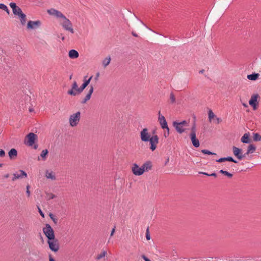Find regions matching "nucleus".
<instances>
[{"instance_id": "obj_1", "label": "nucleus", "mask_w": 261, "mask_h": 261, "mask_svg": "<svg viewBox=\"0 0 261 261\" xmlns=\"http://www.w3.org/2000/svg\"><path fill=\"white\" fill-rule=\"evenodd\" d=\"M47 13L51 16H54L59 19L60 24L63 29L71 34L74 33L73 25L71 21L67 18L61 12L55 9H50L47 10Z\"/></svg>"}, {"instance_id": "obj_2", "label": "nucleus", "mask_w": 261, "mask_h": 261, "mask_svg": "<svg viewBox=\"0 0 261 261\" xmlns=\"http://www.w3.org/2000/svg\"><path fill=\"white\" fill-rule=\"evenodd\" d=\"M140 138L142 141L144 142H149L150 149L154 151L156 148V145L159 143V137L156 135L151 136L146 128H143L140 132Z\"/></svg>"}, {"instance_id": "obj_3", "label": "nucleus", "mask_w": 261, "mask_h": 261, "mask_svg": "<svg viewBox=\"0 0 261 261\" xmlns=\"http://www.w3.org/2000/svg\"><path fill=\"white\" fill-rule=\"evenodd\" d=\"M43 233L45 234V236L48 239V240H54V231L53 230V229L49 224H46L45 225V227L43 228Z\"/></svg>"}, {"instance_id": "obj_4", "label": "nucleus", "mask_w": 261, "mask_h": 261, "mask_svg": "<svg viewBox=\"0 0 261 261\" xmlns=\"http://www.w3.org/2000/svg\"><path fill=\"white\" fill-rule=\"evenodd\" d=\"M80 116L81 113L79 111L71 115L69 120L70 125L72 127L76 126L80 121Z\"/></svg>"}, {"instance_id": "obj_5", "label": "nucleus", "mask_w": 261, "mask_h": 261, "mask_svg": "<svg viewBox=\"0 0 261 261\" xmlns=\"http://www.w3.org/2000/svg\"><path fill=\"white\" fill-rule=\"evenodd\" d=\"M49 249L54 252H57L59 249V245L58 241L55 240H49L47 241Z\"/></svg>"}, {"instance_id": "obj_6", "label": "nucleus", "mask_w": 261, "mask_h": 261, "mask_svg": "<svg viewBox=\"0 0 261 261\" xmlns=\"http://www.w3.org/2000/svg\"><path fill=\"white\" fill-rule=\"evenodd\" d=\"M242 150L236 146L232 147V151L234 155L239 160H242L243 158L246 157L245 154H244L242 153Z\"/></svg>"}, {"instance_id": "obj_7", "label": "nucleus", "mask_w": 261, "mask_h": 261, "mask_svg": "<svg viewBox=\"0 0 261 261\" xmlns=\"http://www.w3.org/2000/svg\"><path fill=\"white\" fill-rule=\"evenodd\" d=\"M259 97V96L258 94H253L249 101V104L253 107L254 110L257 109V106L258 105L257 98Z\"/></svg>"}, {"instance_id": "obj_8", "label": "nucleus", "mask_w": 261, "mask_h": 261, "mask_svg": "<svg viewBox=\"0 0 261 261\" xmlns=\"http://www.w3.org/2000/svg\"><path fill=\"white\" fill-rule=\"evenodd\" d=\"M79 88L78 87L77 83L76 81H74L73 83V84L72 85V88L71 90H69L67 92L68 94L72 95V96H75L77 93H81L79 91Z\"/></svg>"}, {"instance_id": "obj_9", "label": "nucleus", "mask_w": 261, "mask_h": 261, "mask_svg": "<svg viewBox=\"0 0 261 261\" xmlns=\"http://www.w3.org/2000/svg\"><path fill=\"white\" fill-rule=\"evenodd\" d=\"M132 172L135 175H141L144 173V170L142 169V166L139 167L137 164L135 163L133 165Z\"/></svg>"}, {"instance_id": "obj_10", "label": "nucleus", "mask_w": 261, "mask_h": 261, "mask_svg": "<svg viewBox=\"0 0 261 261\" xmlns=\"http://www.w3.org/2000/svg\"><path fill=\"white\" fill-rule=\"evenodd\" d=\"M27 173L22 170H20L19 172H15L13 174V177H12V180L13 181H15L17 179L22 178L23 177H27Z\"/></svg>"}, {"instance_id": "obj_11", "label": "nucleus", "mask_w": 261, "mask_h": 261, "mask_svg": "<svg viewBox=\"0 0 261 261\" xmlns=\"http://www.w3.org/2000/svg\"><path fill=\"white\" fill-rule=\"evenodd\" d=\"M41 25V22L39 20L31 21L30 20L28 22L27 27L29 29L35 30L38 28Z\"/></svg>"}, {"instance_id": "obj_12", "label": "nucleus", "mask_w": 261, "mask_h": 261, "mask_svg": "<svg viewBox=\"0 0 261 261\" xmlns=\"http://www.w3.org/2000/svg\"><path fill=\"white\" fill-rule=\"evenodd\" d=\"M159 121L162 128H168L167 122L165 117L161 114L160 111L159 112Z\"/></svg>"}, {"instance_id": "obj_13", "label": "nucleus", "mask_w": 261, "mask_h": 261, "mask_svg": "<svg viewBox=\"0 0 261 261\" xmlns=\"http://www.w3.org/2000/svg\"><path fill=\"white\" fill-rule=\"evenodd\" d=\"M36 137V135L33 133H30L27 135V138L28 139V145L29 146H32L34 144Z\"/></svg>"}, {"instance_id": "obj_14", "label": "nucleus", "mask_w": 261, "mask_h": 261, "mask_svg": "<svg viewBox=\"0 0 261 261\" xmlns=\"http://www.w3.org/2000/svg\"><path fill=\"white\" fill-rule=\"evenodd\" d=\"M87 76L84 77V83L82 86L79 88L80 92L82 93L86 87L89 84L92 76H91L88 79H86Z\"/></svg>"}, {"instance_id": "obj_15", "label": "nucleus", "mask_w": 261, "mask_h": 261, "mask_svg": "<svg viewBox=\"0 0 261 261\" xmlns=\"http://www.w3.org/2000/svg\"><path fill=\"white\" fill-rule=\"evenodd\" d=\"M173 125L175 128L176 130L179 134L184 133L185 130L184 126L182 125L179 124L178 122L174 121Z\"/></svg>"}, {"instance_id": "obj_16", "label": "nucleus", "mask_w": 261, "mask_h": 261, "mask_svg": "<svg viewBox=\"0 0 261 261\" xmlns=\"http://www.w3.org/2000/svg\"><path fill=\"white\" fill-rule=\"evenodd\" d=\"M93 90H94V88H93V86H90V88L89 90L88 93L87 94V95H86L85 98L82 101V103H86L88 100H89L90 99L91 95H92V93L93 92Z\"/></svg>"}, {"instance_id": "obj_17", "label": "nucleus", "mask_w": 261, "mask_h": 261, "mask_svg": "<svg viewBox=\"0 0 261 261\" xmlns=\"http://www.w3.org/2000/svg\"><path fill=\"white\" fill-rule=\"evenodd\" d=\"M190 138L193 145L195 147H198L200 145L199 141L197 139H196V134H190Z\"/></svg>"}, {"instance_id": "obj_18", "label": "nucleus", "mask_w": 261, "mask_h": 261, "mask_svg": "<svg viewBox=\"0 0 261 261\" xmlns=\"http://www.w3.org/2000/svg\"><path fill=\"white\" fill-rule=\"evenodd\" d=\"M152 167V164L151 162L150 161H147L145 163H144L142 166V169L144 170V172L145 171H148L149 170L151 169Z\"/></svg>"}, {"instance_id": "obj_19", "label": "nucleus", "mask_w": 261, "mask_h": 261, "mask_svg": "<svg viewBox=\"0 0 261 261\" xmlns=\"http://www.w3.org/2000/svg\"><path fill=\"white\" fill-rule=\"evenodd\" d=\"M45 176L48 179H51V180L56 179L55 173L52 171L49 170L46 171Z\"/></svg>"}, {"instance_id": "obj_20", "label": "nucleus", "mask_w": 261, "mask_h": 261, "mask_svg": "<svg viewBox=\"0 0 261 261\" xmlns=\"http://www.w3.org/2000/svg\"><path fill=\"white\" fill-rule=\"evenodd\" d=\"M79 56V53L75 49H71L69 52V57L71 59H76Z\"/></svg>"}, {"instance_id": "obj_21", "label": "nucleus", "mask_w": 261, "mask_h": 261, "mask_svg": "<svg viewBox=\"0 0 261 261\" xmlns=\"http://www.w3.org/2000/svg\"><path fill=\"white\" fill-rule=\"evenodd\" d=\"M241 141L243 143H249L250 142L249 139V133H245L241 139Z\"/></svg>"}, {"instance_id": "obj_22", "label": "nucleus", "mask_w": 261, "mask_h": 261, "mask_svg": "<svg viewBox=\"0 0 261 261\" xmlns=\"http://www.w3.org/2000/svg\"><path fill=\"white\" fill-rule=\"evenodd\" d=\"M256 150V147L253 144H250L247 147V150L245 153V156L248 155L250 153H253Z\"/></svg>"}, {"instance_id": "obj_23", "label": "nucleus", "mask_w": 261, "mask_h": 261, "mask_svg": "<svg viewBox=\"0 0 261 261\" xmlns=\"http://www.w3.org/2000/svg\"><path fill=\"white\" fill-rule=\"evenodd\" d=\"M259 76V74L257 73H253L251 74H248L247 75V79L251 81H255L256 80Z\"/></svg>"}, {"instance_id": "obj_24", "label": "nucleus", "mask_w": 261, "mask_h": 261, "mask_svg": "<svg viewBox=\"0 0 261 261\" xmlns=\"http://www.w3.org/2000/svg\"><path fill=\"white\" fill-rule=\"evenodd\" d=\"M17 151L15 149L12 148L9 151V156L10 159H12L14 158H16L17 156Z\"/></svg>"}, {"instance_id": "obj_25", "label": "nucleus", "mask_w": 261, "mask_h": 261, "mask_svg": "<svg viewBox=\"0 0 261 261\" xmlns=\"http://www.w3.org/2000/svg\"><path fill=\"white\" fill-rule=\"evenodd\" d=\"M107 255V252L105 250L102 251L100 254H98L96 257V259L100 260L102 258H105Z\"/></svg>"}, {"instance_id": "obj_26", "label": "nucleus", "mask_w": 261, "mask_h": 261, "mask_svg": "<svg viewBox=\"0 0 261 261\" xmlns=\"http://www.w3.org/2000/svg\"><path fill=\"white\" fill-rule=\"evenodd\" d=\"M111 60V58L110 56L106 58L103 60L102 63L104 67H106L110 63Z\"/></svg>"}, {"instance_id": "obj_27", "label": "nucleus", "mask_w": 261, "mask_h": 261, "mask_svg": "<svg viewBox=\"0 0 261 261\" xmlns=\"http://www.w3.org/2000/svg\"><path fill=\"white\" fill-rule=\"evenodd\" d=\"M253 139L254 141H261V135L258 133L253 134Z\"/></svg>"}, {"instance_id": "obj_28", "label": "nucleus", "mask_w": 261, "mask_h": 261, "mask_svg": "<svg viewBox=\"0 0 261 261\" xmlns=\"http://www.w3.org/2000/svg\"><path fill=\"white\" fill-rule=\"evenodd\" d=\"M219 172L220 173H222L223 174H224V175L225 176H227L229 178H231L233 176L232 174L226 171H225L224 170H221L219 171Z\"/></svg>"}, {"instance_id": "obj_29", "label": "nucleus", "mask_w": 261, "mask_h": 261, "mask_svg": "<svg viewBox=\"0 0 261 261\" xmlns=\"http://www.w3.org/2000/svg\"><path fill=\"white\" fill-rule=\"evenodd\" d=\"M48 151L47 149L43 150L40 154V157L42 158V160H45L46 159V156L47 154Z\"/></svg>"}, {"instance_id": "obj_30", "label": "nucleus", "mask_w": 261, "mask_h": 261, "mask_svg": "<svg viewBox=\"0 0 261 261\" xmlns=\"http://www.w3.org/2000/svg\"><path fill=\"white\" fill-rule=\"evenodd\" d=\"M19 18L20 19L21 23L22 25L25 24L26 22V15L25 14L23 13L21 15H20Z\"/></svg>"}, {"instance_id": "obj_31", "label": "nucleus", "mask_w": 261, "mask_h": 261, "mask_svg": "<svg viewBox=\"0 0 261 261\" xmlns=\"http://www.w3.org/2000/svg\"><path fill=\"white\" fill-rule=\"evenodd\" d=\"M13 13L14 15H18V16H19L20 15L23 13L21 9L18 6L16 9L15 12H13Z\"/></svg>"}, {"instance_id": "obj_32", "label": "nucleus", "mask_w": 261, "mask_h": 261, "mask_svg": "<svg viewBox=\"0 0 261 261\" xmlns=\"http://www.w3.org/2000/svg\"><path fill=\"white\" fill-rule=\"evenodd\" d=\"M222 122V119L220 118H218L217 116L213 113V123H216L217 124L220 123Z\"/></svg>"}, {"instance_id": "obj_33", "label": "nucleus", "mask_w": 261, "mask_h": 261, "mask_svg": "<svg viewBox=\"0 0 261 261\" xmlns=\"http://www.w3.org/2000/svg\"><path fill=\"white\" fill-rule=\"evenodd\" d=\"M170 102L171 103H174L175 102V96L174 95L173 93L171 92L170 95Z\"/></svg>"}, {"instance_id": "obj_34", "label": "nucleus", "mask_w": 261, "mask_h": 261, "mask_svg": "<svg viewBox=\"0 0 261 261\" xmlns=\"http://www.w3.org/2000/svg\"><path fill=\"white\" fill-rule=\"evenodd\" d=\"M10 6L12 9L13 12H15L16 9L17 8V6H16V3L14 2H11L10 3Z\"/></svg>"}, {"instance_id": "obj_35", "label": "nucleus", "mask_w": 261, "mask_h": 261, "mask_svg": "<svg viewBox=\"0 0 261 261\" xmlns=\"http://www.w3.org/2000/svg\"><path fill=\"white\" fill-rule=\"evenodd\" d=\"M226 161L231 162H233V163H238V161H237L236 160L233 159V158L231 157V156L226 157Z\"/></svg>"}, {"instance_id": "obj_36", "label": "nucleus", "mask_w": 261, "mask_h": 261, "mask_svg": "<svg viewBox=\"0 0 261 261\" xmlns=\"http://www.w3.org/2000/svg\"><path fill=\"white\" fill-rule=\"evenodd\" d=\"M191 133L190 134H196V124L194 122L191 127Z\"/></svg>"}, {"instance_id": "obj_37", "label": "nucleus", "mask_w": 261, "mask_h": 261, "mask_svg": "<svg viewBox=\"0 0 261 261\" xmlns=\"http://www.w3.org/2000/svg\"><path fill=\"white\" fill-rule=\"evenodd\" d=\"M49 216L50 219L53 221V222L55 224L57 223L58 220L55 217L54 215L53 214L50 213Z\"/></svg>"}, {"instance_id": "obj_38", "label": "nucleus", "mask_w": 261, "mask_h": 261, "mask_svg": "<svg viewBox=\"0 0 261 261\" xmlns=\"http://www.w3.org/2000/svg\"><path fill=\"white\" fill-rule=\"evenodd\" d=\"M179 124H181V125H182L184 127L185 126H187L188 125V123L187 121L186 120H183L180 122H178Z\"/></svg>"}, {"instance_id": "obj_39", "label": "nucleus", "mask_w": 261, "mask_h": 261, "mask_svg": "<svg viewBox=\"0 0 261 261\" xmlns=\"http://www.w3.org/2000/svg\"><path fill=\"white\" fill-rule=\"evenodd\" d=\"M208 119L210 121H211L212 120V110L211 109L208 111Z\"/></svg>"}, {"instance_id": "obj_40", "label": "nucleus", "mask_w": 261, "mask_h": 261, "mask_svg": "<svg viewBox=\"0 0 261 261\" xmlns=\"http://www.w3.org/2000/svg\"><path fill=\"white\" fill-rule=\"evenodd\" d=\"M167 131L165 132L164 134V136L165 138H167L169 135V128L168 127V128H166Z\"/></svg>"}, {"instance_id": "obj_41", "label": "nucleus", "mask_w": 261, "mask_h": 261, "mask_svg": "<svg viewBox=\"0 0 261 261\" xmlns=\"http://www.w3.org/2000/svg\"><path fill=\"white\" fill-rule=\"evenodd\" d=\"M225 161H226V157L221 158L216 160V162H219V163H221V162H225Z\"/></svg>"}, {"instance_id": "obj_42", "label": "nucleus", "mask_w": 261, "mask_h": 261, "mask_svg": "<svg viewBox=\"0 0 261 261\" xmlns=\"http://www.w3.org/2000/svg\"><path fill=\"white\" fill-rule=\"evenodd\" d=\"M202 152L204 154H212V152L206 149L202 150Z\"/></svg>"}, {"instance_id": "obj_43", "label": "nucleus", "mask_w": 261, "mask_h": 261, "mask_svg": "<svg viewBox=\"0 0 261 261\" xmlns=\"http://www.w3.org/2000/svg\"><path fill=\"white\" fill-rule=\"evenodd\" d=\"M5 155V152L3 149H0V156L4 157Z\"/></svg>"}, {"instance_id": "obj_44", "label": "nucleus", "mask_w": 261, "mask_h": 261, "mask_svg": "<svg viewBox=\"0 0 261 261\" xmlns=\"http://www.w3.org/2000/svg\"><path fill=\"white\" fill-rule=\"evenodd\" d=\"M29 188H30V186H27L26 193H27V194L28 197L30 196V191L29 190Z\"/></svg>"}, {"instance_id": "obj_45", "label": "nucleus", "mask_w": 261, "mask_h": 261, "mask_svg": "<svg viewBox=\"0 0 261 261\" xmlns=\"http://www.w3.org/2000/svg\"><path fill=\"white\" fill-rule=\"evenodd\" d=\"M38 211H39V213L40 214V215L43 217L44 218V213L42 212V211L41 210L40 208L39 207H38Z\"/></svg>"}, {"instance_id": "obj_46", "label": "nucleus", "mask_w": 261, "mask_h": 261, "mask_svg": "<svg viewBox=\"0 0 261 261\" xmlns=\"http://www.w3.org/2000/svg\"><path fill=\"white\" fill-rule=\"evenodd\" d=\"M199 174H204V175H207V176H212V173H207L203 172H199Z\"/></svg>"}, {"instance_id": "obj_47", "label": "nucleus", "mask_w": 261, "mask_h": 261, "mask_svg": "<svg viewBox=\"0 0 261 261\" xmlns=\"http://www.w3.org/2000/svg\"><path fill=\"white\" fill-rule=\"evenodd\" d=\"M6 5L4 4H0V9L3 10L6 9Z\"/></svg>"}, {"instance_id": "obj_48", "label": "nucleus", "mask_w": 261, "mask_h": 261, "mask_svg": "<svg viewBox=\"0 0 261 261\" xmlns=\"http://www.w3.org/2000/svg\"><path fill=\"white\" fill-rule=\"evenodd\" d=\"M142 258L145 260V261H151L150 259H149L146 256L144 255H143L142 256Z\"/></svg>"}, {"instance_id": "obj_49", "label": "nucleus", "mask_w": 261, "mask_h": 261, "mask_svg": "<svg viewBox=\"0 0 261 261\" xmlns=\"http://www.w3.org/2000/svg\"><path fill=\"white\" fill-rule=\"evenodd\" d=\"M146 238L147 240H149L150 239V237L149 234L148 233V229L147 230V232L146 234Z\"/></svg>"}, {"instance_id": "obj_50", "label": "nucleus", "mask_w": 261, "mask_h": 261, "mask_svg": "<svg viewBox=\"0 0 261 261\" xmlns=\"http://www.w3.org/2000/svg\"><path fill=\"white\" fill-rule=\"evenodd\" d=\"M115 226H114V227L112 229V231H111V234H110V236L112 237L113 236L114 232H115Z\"/></svg>"}, {"instance_id": "obj_51", "label": "nucleus", "mask_w": 261, "mask_h": 261, "mask_svg": "<svg viewBox=\"0 0 261 261\" xmlns=\"http://www.w3.org/2000/svg\"><path fill=\"white\" fill-rule=\"evenodd\" d=\"M6 9H3V10L6 11V12L8 13V14H9L10 13V11L8 9L7 6H6Z\"/></svg>"}, {"instance_id": "obj_52", "label": "nucleus", "mask_w": 261, "mask_h": 261, "mask_svg": "<svg viewBox=\"0 0 261 261\" xmlns=\"http://www.w3.org/2000/svg\"><path fill=\"white\" fill-rule=\"evenodd\" d=\"M49 261H56V260L51 256V255H49Z\"/></svg>"}, {"instance_id": "obj_53", "label": "nucleus", "mask_w": 261, "mask_h": 261, "mask_svg": "<svg viewBox=\"0 0 261 261\" xmlns=\"http://www.w3.org/2000/svg\"><path fill=\"white\" fill-rule=\"evenodd\" d=\"M242 105H243L244 107H245V108H247V107H248V105H247V103H242Z\"/></svg>"}, {"instance_id": "obj_54", "label": "nucleus", "mask_w": 261, "mask_h": 261, "mask_svg": "<svg viewBox=\"0 0 261 261\" xmlns=\"http://www.w3.org/2000/svg\"><path fill=\"white\" fill-rule=\"evenodd\" d=\"M9 177V174H6L4 175V177L6 178H7Z\"/></svg>"}, {"instance_id": "obj_55", "label": "nucleus", "mask_w": 261, "mask_h": 261, "mask_svg": "<svg viewBox=\"0 0 261 261\" xmlns=\"http://www.w3.org/2000/svg\"><path fill=\"white\" fill-rule=\"evenodd\" d=\"M204 71V70L203 69H202L199 71V73L202 74L203 73Z\"/></svg>"}, {"instance_id": "obj_56", "label": "nucleus", "mask_w": 261, "mask_h": 261, "mask_svg": "<svg viewBox=\"0 0 261 261\" xmlns=\"http://www.w3.org/2000/svg\"><path fill=\"white\" fill-rule=\"evenodd\" d=\"M38 147V145H35L34 146V149H37Z\"/></svg>"}, {"instance_id": "obj_57", "label": "nucleus", "mask_w": 261, "mask_h": 261, "mask_svg": "<svg viewBox=\"0 0 261 261\" xmlns=\"http://www.w3.org/2000/svg\"><path fill=\"white\" fill-rule=\"evenodd\" d=\"M132 34H133V35L134 36H135V37H137V35L136 34H135V33H133Z\"/></svg>"}, {"instance_id": "obj_58", "label": "nucleus", "mask_w": 261, "mask_h": 261, "mask_svg": "<svg viewBox=\"0 0 261 261\" xmlns=\"http://www.w3.org/2000/svg\"><path fill=\"white\" fill-rule=\"evenodd\" d=\"M215 260H213V261H218V260H219V258L217 257H215Z\"/></svg>"}, {"instance_id": "obj_59", "label": "nucleus", "mask_w": 261, "mask_h": 261, "mask_svg": "<svg viewBox=\"0 0 261 261\" xmlns=\"http://www.w3.org/2000/svg\"><path fill=\"white\" fill-rule=\"evenodd\" d=\"M29 111L31 112H33V109L32 108H30L29 109Z\"/></svg>"}, {"instance_id": "obj_60", "label": "nucleus", "mask_w": 261, "mask_h": 261, "mask_svg": "<svg viewBox=\"0 0 261 261\" xmlns=\"http://www.w3.org/2000/svg\"><path fill=\"white\" fill-rule=\"evenodd\" d=\"M216 176H217L216 173L213 172V177H216Z\"/></svg>"}, {"instance_id": "obj_61", "label": "nucleus", "mask_w": 261, "mask_h": 261, "mask_svg": "<svg viewBox=\"0 0 261 261\" xmlns=\"http://www.w3.org/2000/svg\"><path fill=\"white\" fill-rule=\"evenodd\" d=\"M65 39V37L63 36L62 38V40H64Z\"/></svg>"}, {"instance_id": "obj_62", "label": "nucleus", "mask_w": 261, "mask_h": 261, "mask_svg": "<svg viewBox=\"0 0 261 261\" xmlns=\"http://www.w3.org/2000/svg\"><path fill=\"white\" fill-rule=\"evenodd\" d=\"M72 75H71L70 76V77H69V79H72Z\"/></svg>"}, {"instance_id": "obj_63", "label": "nucleus", "mask_w": 261, "mask_h": 261, "mask_svg": "<svg viewBox=\"0 0 261 261\" xmlns=\"http://www.w3.org/2000/svg\"><path fill=\"white\" fill-rule=\"evenodd\" d=\"M141 23L143 24V25L145 26V27L147 28V27L145 25V24H144V23H143V22H141Z\"/></svg>"}, {"instance_id": "obj_64", "label": "nucleus", "mask_w": 261, "mask_h": 261, "mask_svg": "<svg viewBox=\"0 0 261 261\" xmlns=\"http://www.w3.org/2000/svg\"><path fill=\"white\" fill-rule=\"evenodd\" d=\"M40 160V157H39V156H38V160Z\"/></svg>"}]
</instances>
